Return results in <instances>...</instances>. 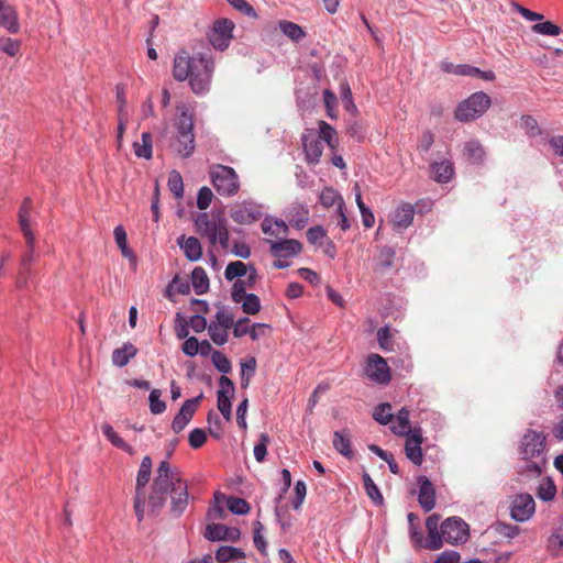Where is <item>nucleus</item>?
Returning <instances> with one entry per match:
<instances>
[{
    "label": "nucleus",
    "instance_id": "obj_17",
    "mask_svg": "<svg viewBox=\"0 0 563 563\" xmlns=\"http://www.w3.org/2000/svg\"><path fill=\"white\" fill-rule=\"evenodd\" d=\"M405 453L406 456L415 464L421 465L423 454L421 444L423 442L422 432L420 428H415L411 433L406 434Z\"/></svg>",
    "mask_w": 563,
    "mask_h": 563
},
{
    "label": "nucleus",
    "instance_id": "obj_7",
    "mask_svg": "<svg viewBox=\"0 0 563 563\" xmlns=\"http://www.w3.org/2000/svg\"><path fill=\"white\" fill-rule=\"evenodd\" d=\"M31 211H32V199L30 197L24 198L19 212V225L25 238L27 253L23 256L22 260V268L27 269L30 264L34 260V246H35V235L32 231V221H31Z\"/></svg>",
    "mask_w": 563,
    "mask_h": 563
},
{
    "label": "nucleus",
    "instance_id": "obj_63",
    "mask_svg": "<svg viewBox=\"0 0 563 563\" xmlns=\"http://www.w3.org/2000/svg\"><path fill=\"white\" fill-rule=\"evenodd\" d=\"M117 101L119 103L118 107V118H129L128 109H126V97L125 91L122 86H117Z\"/></svg>",
    "mask_w": 563,
    "mask_h": 563
},
{
    "label": "nucleus",
    "instance_id": "obj_13",
    "mask_svg": "<svg viewBox=\"0 0 563 563\" xmlns=\"http://www.w3.org/2000/svg\"><path fill=\"white\" fill-rule=\"evenodd\" d=\"M536 510V503L530 494H520L515 497L510 508V516L514 520L523 522L532 517Z\"/></svg>",
    "mask_w": 563,
    "mask_h": 563
},
{
    "label": "nucleus",
    "instance_id": "obj_36",
    "mask_svg": "<svg viewBox=\"0 0 563 563\" xmlns=\"http://www.w3.org/2000/svg\"><path fill=\"white\" fill-rule=\"evenodd\" d=\"M396 252L390 246H383L377 257L376 269L380 273L386 272L393 266Z\"/></svg>",
    "mask_w": 563,
    "mask_h": 563
},
{
    "label": "nucleus",
    "instance_id": "obj_25",
    "mask_svg": "<svg viewBox=\"0 0 563 563\" xmlns=\"http://www.w3.org/2000/svg\"><path fill=\"white\" fill-rule=\"evenodd\" d=\"M390 430L394 434L399 437H405L412 432L410 426V412L406 407H402L397 415L395 416V422L390 427Z\"/></svg>",
    "mask_w": 563,
    "mask_h": 563
},
{
    "label": "nucleus",
    "instance_id": "obj_28",
    "mask_svg": "<svg viewBox=\"0 0 563 563\" xmlns=\"http://www.w3.org/2000/svg\"><path fill=\"white\" fill-rule=\"evenodd\" d=\"M136 353L137 349L132 343H124L122 347L115 349L112 352V363L115 366L123 367L136 355Z\"/></svg>",
    "mask_w": 563,
    "mask_h": 563
},
{
    "label": "nucleus",
    "instance_id": "obj_19",
    "mask_svg": "<svg viewBox=\"0 0 563 563\" xmlns=\"http://www.w3.org/2000/svg\"><path fill=\"white\" fill-rule=\"evenodd\" d=\"M439 522L440 516L437 514H433L427 518L426 528L428 531V538L424 541L423 548L432 551L442 548V532L441 525H439Z\"/></svg>",
    "mask_w": 563,
    "mask_h": 563
},
{
    "label": "nucleus",
    "instance_id": "obj_64",
    "mask_svg": "<svg viewBox=\"0 0 563 563\" xmlns=\"http://www.w3.org/2000/svg\"><path fill=\"white\" fill-rule=\"evenodd\" d=\"M216 324L230 329L234 323L233 314L224 309L219 310L216 313Z\"/></svg>",
    "mask_w": 563,
    "mask_h": 563
},
{
    "label": "nucleus",
    "instance_id": "obj_8",
    "mask_svg": "<svg viewBox=\"0 0 563 563\" xmlns=\"http://www.w3.org/2000/svg\"><path fill=\"white\" fill-rule=\"evenodd\" d=\"M210 178L217 192L230 197L240 189L239 176L232 167L216 165L210 168Z\"/></svg>",
    "mask_w": 563,
    "mask_h": 563
},
{
    "label": "nucleus",
    "instance_id": "obj_43",
    "mask_svg": "<svg viewBox=\"0 0 563 563\" xmlns=\"http://www.w3.org/2000/svg\"><path fill=\"white\" fill-rule=\"evenodd\" d=\"M227 507L235 515H246L251 510V506L245 499L233 496L227 498Z\"/></svg>",
    "mask_w": 563,
    "mask_h": 563
},
{
    "label": "nucleus",
    "instance_id": "obj_3",
    "mask_svg": "<svg viewBox=\"0 0 563 563\" xmlns=\"http://www.w3.org/2000/svg\"><path fill=\"white\" fill-rule=\"evenodd\" d=\"M545 448V433L527 429L517 446L519 456L517 473L527 479L539 477L547 464Z\"/></svg>",
    "mask_w": 563,
    "mask_h": 563
},
{
    "label": "nucleus",
    "instance_id": "obj_40",
    "mask_svg": "<svg viewBox=\"0 0 563 563\" xmlns=\"http://www.w3.org/2000/svg\"><path fill=\"white\" fill-rule=\"evenodd\" d=\"M457 76L481 77L488 81H492L495 79L494 71L481 70L479 68L471 66V65H459Z\"/></svg>",
    "mask_w": 563,
    "mask_h": 563
},
{
    "label": "nucleus",
    "instance_id": "obj_23",
    "mask_svg": "<svg viewBox=\"0 0 563 563\" xmlns=\"http://www.w3.org/2000/svg\"><path fill=\"white\" fill-rule=\"evenodd\" d=\"M0 25L10 33H16L19 31L18 14L7 0H0Z\"/></svg>",
    "mask_w": 563,
    "mask_h": 563
},
{
    "label": "nucleus",
    "instance_id": "obj_18",
    "mask_svg": "<svg viewBox=\"0 0 563 563\" xmlns=\"http://www.w3.org/2000/svg\"><path fill=\"white\" fill-rule=\"evenodd\" d=\"M230 216L238 224H251L257 221L262 213L257 206L251 202L236 205L231 209Z\"/></svg>",
    "mask_w": 563,
    "mask_h": 563
},
{
    "label": "nucleus",
    "instance_id": "obj_16",
    "mask_svg": "<svg viewBox=\"0 0 563 563\" xmlns=\"http://www.w3.org/2000/svg\"><path fill=\"white\" fill-rule=\"evenodd\" d=\"M301 143L306 162L309 165H317L323 153L321 140L312 131H308L302 134Z\"/></svg>",
    "mask_w": 563,
    "mask_h": 563
},
{
    "label": "nucleus",
    "instance_id": "obj_1",
    "mask_svg": "<svg viewBox=\"0 0 563 563\" xmlns=\"http://www.w3.org/2000/svg\"><path fill=\"white\" fill-rule=\"evenodd\" d=\"M167 495L170 496V515L180 517L188 506V485L178 467L162 461L148 496V506L153 512H158L164 507Z\"/></svg>",
    "mask_w": 563,
    "mask_h": 563
},
{
    "label": "nucleus",
    "instance_id": "obj_6",
    "mask_svg": "<svg viewBox=\"0 0 563 563\" xmlns=\"http://www.w3.org/2000/svg\"><path fill=\"white\" fill-rule=\"evenodd\" d=\"M490 103L492 100L487 93L483 91L475 92L457 106L454 117L461 122L475 120L487 111Z\"/></svg>",
    "mask_w": 563,
    "mask_h": 563
},
{
    "label": "nucleus",
    "instance_id": "obj_49",
    "mask_svg": "<svg viewBox=\"0 0 563 563\" xmlns=\"http://www.w3.org/2000/svg\"><path fill=\"white\" fill-rule=\"evenodd\" d=\"M168 188L177 199L183 198L184 184H183L181 175L177 170H173L169 174Z\"/></svg>",
    "mask_w": 563,
    "mask_h": 563
},
{
    "label": "nucleus",
    "instance_id": "obj_12",
    "mask_svg": "<svg viewBox=\"0 0 563 563\" xmlns=\"http://www.w3.org/2000/svg\"><path fill=\"white\" fill-rule=\"evenodd\" d=\"M219 385L217 406L223 418L230 421L232 418L231 397L235 391L234 384L229 377L222 375L219 379Z\"/></svg>",
    "mask_w": 563,
    "mask_h": 563
},
{
    "label": "nucleus",
    "instance_id": "obj_29",
    "mask_svg": "<svg viewBox=\"0 0 563 563\" xmlns=\"http://www.w3.org/2000/svg\"><path fill=\"white\" fill-rule=\"evenodd\" d=\"M431 170L434 180L442 184L448 183L454 174L453 165L448 161L434 163L431 166Z\"/></svg>",
    "mask_w": 563,
    "mask_h": 563
},
{
    "label": "nucleus",
    "instance_id": "obj_54",
    "mask_svg": "<svg viewBox=\"0 0 563 563\" xmlns=\"http://www.w3.org/2000/svg\"><path fill=\"white\" fill-rule=\"evenodd\" d=\"M532 31L542 34V35H551L556 36L561 33L560 26L555 25L550 21H545L542 23H537L532 26Z\"/></svg>",
    "mask_w": 563,
    "mask_h": 563
},
{
    "label": "nucleus",
    "instance_id": "obj_48",
    "mask_svg": "<svg viewBox=\"0 0 563 563\" xmlns=\"http://www.w3.org/2000/svg\"><path fill=\"white\" fill-rule=\"evenodd\" d=\"M363 483H364V488H365L366 494L368 495V497L375 504H382L383 503V496H382L378 487L376 486V484L374 483V481L372 479V477L367 473L363 474Z\"/></svg>",
    "mask_w": 563,
    "mask_h": 563
},
{
    "label": "nucleus",
    "instance_id": "obj_21",
    "mask_svg": "<svg viewBox=\"0 0 563 563\" xmlns=\"http://www.w3.org/2000/svg\"><path fill=\"white\" fill-rule=\"evenodd\" d=\"M419 483V495L418 501L420 506L426 510L430 511L435 506V490L432 483L426 477L420 476L418 478Z\"/></svg>",
    "mask_w": 563,
    "mask_h": 563
},
{
    "label": "nucleus",
    "instance_id": "obj_50",
    "mask_svg": "<svg viewBox=\"0 0 563 563\" xmlns=\"http://www.w3.org/2000/svg\"><path fill=\"white\" fill-rule=\"evenodd\" d=\"M521 128L531 137L539 136L542 133L537 120L532 115L527 114L521 117Z\"/></svg>",
    "mask_w": 563,
    "mask_h": 563
},
{
    "label": "nucleus",
    "instance_id": "obj_34",
    "mask_svg": "<svg viewBox=\"0 0 563 563\" xmlns=\"http://www.w3.org/2000/svg\"><path fill=\"white\" fill-rule=\"evenodd\" d=\"M354 190H355V201H356V205H357L361 216H362L363 225L365 228H372L374 225L375 218H374V214L371 211V209L367 208L365 206V203L363 202L358 184H355Z\"/></svg>",
    "mask_w": 563,
    "mask_h": 563
},
{
    "label": "nucleus",
    "instance_id": "obj_61",
    "mask_svg": "<svg viewBox=\"0 0 563 563\" xmlns=\"http://www.w3.org/2000/svg\"><path fill=\"white\" fill-rule=\"evenodd\" d=\"M263 525L261 521L254 522V545L262 553L266 554L267 543L262 536Z\"/></svg>",
    "mask_w": 563,
    "mask_h": 563
},
{
    "label": "nucleus",
    "instance_id": "obj_27",
    "mask_svg": "<svg viewBox=\"0 0 563 563\" xmlns=\"http://www.w3.org/2000/svg\"><path fill=\"white\" fill-rule=\"evenodd\" d=\"M152 474V459L144 456L142 459L135 485V494H145L144 488L148 484Z\"/></svg>",
    "mask_w": 563,
    "mask_h": 563
},
{
    "label": "nucleus",
    "instance_id": "obj_9",
    "mask_svg": "<svg viewBox=\"0 0 563 563\" xmlns=\"http://www.w3.org/2000/svg\"><path fill=\"white\" fill-rule=\"evenodd\" d=\"M442 543H464L468 538V526L461 518L450 517L441 523Z\"/></svg>",
    "mask_w": 563,
    "mask_h": 563
},
{
    "label": "nucleus",
    "instance_id": "obj_32",
    "mask_svg": "<svg viewBox=\"0 0 563 563\" xmlns=\"http://www.w3.org/2000/svg\"><path fill=\"white\" fill-rule=\"evenodd\" d=\"M191 283L197 295H202L209 289V278L202 267H195L191 272Z\"/></svg>",
    "mask_w": 563,
    "mask_h": 563
},
{
    "label": "nucleus",
    "instance_id": "obj_26",
    "mask_svg": "<svg viewBox=\"0 0 563 563\" xmlns=\"http://www.w3.org/2000/svg\"><path fill=\"white\" fill-rule=\"evenodd\" d=\"M332 444L333 448L342 455L349 459L353 456L351 434L349 430L334 431Z\"/></svg>",
    "mask_w": 563,
    "mask_h": 563
},
{
    "label": "nucleus",
    "instance_id": "obj_37",
    "mask_svg": "<svg viewBox=\"0 0 563 563\" xmlns=\"http://www.w3.org/2000/svg\"><path fill=\"white\" fill-rule=\"evenodd\" d=\"M373 419L379 424L386 426L394 420L393 408L389 402L379 404L374 408Z\"/></svg>",
    "mask_w": 563,
    "mask_h": 563
},
{
    "label": "nucleus",
    "instance_id": "obj_38",
    "mask_svg": "<svg viewBox=\"0 0 563 563\" xmlns=\"http://www.w3.org/2000/svg\"><path fill=\"white\" fill-rule=\"evenodd\" d=\"M250 273V265L241 261L231 262L227 265L224 271V277L228 280L243 277Z\"/></svg>",
    "mask_w": 563,
    "mask_h": 563
},
{
    "label": "nucleus",
    "instance_id": "obj_57",
    "mask_svg": "<svg viewBox=\"0 0 563 563\" xmlns=\"http://www.w3.org/2000/svg\"><path fill=\"white\" fill-rule=\"evenodd\" d=\"M225 499L224 494L222 493H216L214 494V501L216 505L211 507L208 511V517L212 519H223L225 517V511L221 507V503Z\"/></svg>",
    "mask_w": 563,
    "mask_h": 563
},
{
    "label": "nucleus",
    "instance_id": "obj_33",
    "mask_svg": "<svg viewBox=\"0 0 563 563\" xmlns=\"http://www.w3.org/2000/svg\"><path fill=\"white\" fill-rule=\"evenodd\" d=\"M102 433L104 437L118 449H121L129 454H133L134 451L131 445H129L114 430L109 423H103L101 426Z\"/></svg>",
    "mask_w": 563,
    "mask_h": 563
},
{
    "label": "nucleus",
    "instance_id": "obj_58",
    "mask_svg": "<svg viewBox=\"0 0 563 563\" xmlns=\"http://www.w3.org/2000/svg\"><path fill=\"white\" fill-rule=\"evenodd\" d=\"M188 441L192 449H199L206 443L207 433L205 430L196 428L190 431Z\"/></svg>",
    "mask_w": 563,
    "mask_h": 563
},
{
    "label": "nucleus",
    "instance_id": "obj_51",
    "mask_svg": "<svg viewBox=\"0 0 563 563\" xmlns=\"http://www.w3.org/2000/svg\"><path fill=\"white\" fill-rule=\"evenodd\" d=\"M161 390L159 389H153L150 393V410L154 415H161L166 410V404L165 401L161 400Z\"/></svg>",
    "mask_w": 563,
    "mask_h": 563
},
{
    "label": "nucleus",
    "instance_id": "obj_42",
    "mask_svg": "<svg viewBox=\"0 0 563 563\" xmlns=\"http://www.w3.org/2000/svg\"><path fill=\"white\" fill-rule=\"evenodd\" d=\"M340 200H343L342 197L332 187H325L319 196V201L324 208H330L334 205L339 207Z\"/></svg>",
    "mask_w": 563,
    "mask_h": 563
},
{
    "label": "nucleus",
    "instance_id": "obj_52",
    "mask_svg": "<svg viewBox=\"0 0 563 563\" xmlns=\"http://www.w3.org/2000/svg\"><path fill=\"white\" fill-rule=\"evenodd\" d=\"M548 551L553 556H560L563 554V534L554 532L548 540Z\"/></svg>",
    "mask_w": 563,
    "mask_h": 563
},
{
    "label": "nucleus",
    "instance_id": "obj_59",
    "mask_svg": "<svg viewBox=\"0 0 563 563\" xmlns=\"http://www.w3.org/2000/svg\"><path fill=\"white\" fill-rule=\"evenodd\" d=\"M377 341H378V344L382 350H384V351L393 350L391 332L388 327L380 328L377 331Z\"/></svg>",
    "mask_w": 563,
    "mask_h": 563
},
{
    "label": "nucleus",
    "instance_id": "obj_53",
    "mask_svg": "<svg viewBox=\"0 0 563 563\" xmlns=\"http://www.w3.org/2000/svg\"><path fill=\"white\" fill-rule=\"evenodd\" d=\"M212 363L216 368L223 374L231 372L232 367L230 360L220 351H214L212 353Z\"/></svg>",
    "mask_w": 563,
    "mask_h": 563
},
{
    "label": "nucleus",
    "instance_id": "obj_14",
    "mask_svg": "<svg viewBox=\"0 0 563 563\" xmlns=\"http://www.w3.org/2000/svg\"><path fill=\"white\" fill-rule=\"evenodd\" d=\"M231 298L235 303H242V310L246 314H256L261 310L258 296L244 291L241 283L233 284Z\"/></svg>",
    "mask_w": 563,
    "mask_h": 563
},
{
    "label": "nucleus",
    "instance_id": "obj_47",
    "mask_svg": "<svg viewBox=\"0 0 563 563\" xmlns=\"http://www.w3.org/2000/svg\"><path fill=\"white\" fill-rule=\"evenodd\" d=\"M282 32L292 41H299L305 36L302 29L290 21H282L279 23Z\"/></svg>",
    "mask_w": 563,
    "mask_h": 563
},
{
    "label": "nucleus",
    "instance_id": "obj_22",
    "mask_svg": "<svg viewBox=\"0 0 563 563\" xmlns=\"http://www.w3.org/2000/svg\"><path fill=\"white\" fill-rule=\"evenodd\" d=\"M177 244L184 251L186 258L190 262H197L202 256V246L199 240L195 236L186 238L180 235L177 239Z\"/></svg>",
    "mask_w": 563,
    "mask_h": 563
},
{
    "label": "nucleus",
    "instance_id": "obj_41",
    "mask_svg": "<svg viewBox=\"0 0 563 563\" xmlns=\"http://www.w3.org/2000/svg\"><path fill=\"white\" fill-rule=\"evenodd\" d=\"M241 558H244L243 551L233 547H220L216 553V560L220 563H228Z\"/></svg>",
    "mask_w": 563,
    "mask_h": 563
},
{
    "label": "nucleus",
    "instance_id": "obj_35",
    "mask_svg": "<svg viewBox=\"0 0 563 563\" xmlns=\"http://www.w3.org/2000/svg\"><path fill=\"white\" fill-rule=\"evenodd\" d=\"M319 139L324 141L332 150L336 148L339 141L336 139V131L325 121H319Z\"/></svg>",
    "mask_w": 563,
    "mask_h": 563
},
{
    "label": "nucleus",
    "instance_id": "obj_5",
    "mask_svg": "<svg viewBox=\"0 0 563 563\" xmlns=\"http://www.w3.org/2000/svg\"><path fill=\"white\" fill-rule=\"evenodd\" d=\"M179 117L176 122L177 135L175 142L172 144L174 152L183 157L188 158L195 151V134H194V114L185 104L178 106Z\"/></svg>",
    "mask_w": 563,
    "mask_h": 563
},
{
    "label": "nucleus",
    "instance_id": "obj_30",
    "mask_svg": "<svg viewBox=\"0 0 563 563\" xmlns=\"http://www.w3.org/2000/svg\"><path fill=\"white\" fill-rule=\"evenodd\" d=\"M134 154L137 157L150 159L152 157L153 140L150 132H143L141 142H134Z\"/></svg>",
    "mask_w": 563,
    "mask_h": 563
},
{
    "label": "nucleus",
    "instance_id": "obj_15",
    "mask_svg": "<svg viewBox=\"0 0 563 563\" xmlns=\"http://www.w3.org/2000/svg\"><path fill=\"white\" fill-rule=\"evenodd\" d=\"M203 398V394H200L199 396L187 399L181 408L179 409L178 413L175 416L172 422V429L174 432L179 433L185 429V427L190 422L192 419L199 402Z\"/></svg>",
    "mask_w": 563,
    "mask_h": 563
},
{
    "label": "nucleus",
    "instance_id": "obj_45",
    "mask_svg": "<svg viewBox=\"0 0 563 563\" xmlns=\"http://www.w3.org/2000/svg\"><path fill=\"white\" fill-rule=\"evenodd\" d=\"M556 486L551 478L544 479L538 487L537 496L544 501H550L555 497Z\"/></svg>",
    "mask_w": 563,
    "mask_h": 563
},
{
    "label": "nucleus",
    "instance_id": "obj_55",
    "mask_svg": "<svg viewBox=\"0 0 563 563\" xmlns=\"http://www.w3.org/2000/svg\"><path fill=\"white\" fill-rule=\"evenodd\" d=\"M269 442V437L267 433L260 434V441L254 446V457L257 462H263L267 454V444Z\"/></svg>",
    "mask_w": 563,
    "mask_h": 563
},
{
    "label": "nucleus",
    "instance_id": "obj_10",
    "mask_svg": "<svg viewBox=\"0 0 563 563\" xmlns=\"http://www.w3.org/2000/svg\"><path fill=\"white\" fill-rule=\"evenodd\" d=\"M233 29L234 23L231 20L219 19L214 21L211 32L209 33L211 45L219 51L228 48L232 40Z\"/></svg>",
    "mask_w": 563,
    "mask_h": 563
},
{
    "label": "nucleus",
    "instance_id": "obj_62",
    "mask_svg": "<svg viewBox=\"0 0 563 563\" xmlns=\"http://www.w3.org/2000/svg\"><path fill=\"white\" fill-rule=\"evenodd\" d=\"M323 101H324V106L328 111V115L331 119H335L336 118V113H335L336 97H335V95L331 90L325 89L323 91Z\"/></svg>",
    "mask_w": 563,
    "mask_h": 563
},
{
    "label": "nucleus",
    "instance_id": "obj_31",
    "mask_svg": "<svg viewBox=\"0 0 563 563\" xmlns=\"http://www.w3.org/2000/svg\"><path fill=\"white\" fill-rule=\"evenodd\" d=\"M262 231L264 234L272 236L287 235L288 225L282 220L264 219L262 222Z\"/></svg>",
    "mask_w": 563,
    "mask_h": 563
},
{
    "label": "nucleus",
    "instance_id": "obj_20",
    "mask_svg": "<svg viewBox=\"0 0 563 563\" xmlns=\"http://www.w3.org/2000/svg\"><path fill=\"white\" fill-rule=\"evenodd\" d=\"M269 252L274 257L294 256L301 252L302 244L298 240L268 241Z\"/></svg>",
    "mask_w": 563,
    "mask_h": 563
},
{
    "label": "nucleus",
    "instance_id": "obj_24",
    "mask_svg": "<svg viewBox=\"0 0 563 563\" xmlns=\"http://www.w3.org/2000/svg\"><path fill=\"white\" fill-rule=\"evenodd\" d=\"M415 210L410 203H402L395 210L391 221L395 229H407L413 221Z\"/></svg>",
    "mask_w": 563,
    "mask_h": 563
},
{
    "label": "nucleus",
    "instance_id": "obj_44",
    "mask_svg": "<svg viewBox=\"0 0 563 563\" xmlns=\"http://www.w3.org/2000/svg\"><path fill=\"white\" fill-rule=\"evenodd\" d=\"M228 527L222 523H210L206 527L205 538L209 541H222L225 539Z\"/></svg>",
    "mask_w": 563,
    "mask_h": 563
},
{
    "label": "nucleus",
    "instance_id": "obj_39",
    "mask_svg": "<svg viewBox=\"0 0 563 563\" xmlns=\"http://www.w3.org/2000/svg\"><path fill=\"white\" fill-rule=\"evenodd\" d=\"M464 152L467 158L475 164H479L484 161L485 151L478 141H470L465 143Z\"/></svg>",
    "mask_w": 563,
    "mask_h": 563
},
{
    "label": "nucleus",
    "instance_id": "obj_2",
    "mask_svg": "<svg viewBox=\"0 0 563 563\" xmlns=\"http://www.w3.org/2000/svg\"><path fill=\"white\" fill-rule=\"evenodd\" d=\"M213 70V58L206 53L190 56L187 51L181 49L174 58V78L178 81L188 79L190 88L196 95L205 93L209 90Z\"/></svg>",
    "mask_w": 563,
    "mask_h": 563
},
{
    "label": "nucleus",
    "instance_id": "obj_56",
    "mask_svg": "<svg viewBox=\"0 0 563 563\" xmlns=\"http://www.w3.org/2000/svg\"><path fill=\"white\" fill-rule=\"evenodd\" d=\"M114 240L119 249L121 250L124 256L130 254V250L128 249V239L126 232L122 225H118L113 231Z\"/></svg>",
    "mask_w": 563,
    "mask_h": 563
},
{
    "label": "nucleus",
    "instance_id": "obj_4",
    "mask_svg": "<svg viewBox=\"0 0 563 563\" xmlns=\"http://www.w3.org/2000/svg\"><path fill=\"white\" fill-rule=\"evenodd\" d=\"M198 234L207 238L211 245L219 243L222 249L229 247L230 234L228 222L221 212H202L195 220Z\"/></svg>",
    "mask_w": 563,
    "mask_h": 563
},
{
    "label": "nucleus",
    "instance_id": "obj_46",
    "mask_svg": "<svg viewBox=\"0 0 563 563\" xmlns=\"http://www.w3.org/2000/svg\"><path fill=\"white\" fill-rule=\"evenodd\" d=\"M208 333L217 345H223L228 341V329L211 322L208 325Z\"/></svg>",
    "mask_w": 563,
    "mask_h": 563
},
{
    "label": "nucleus",
    "instance_id": "obj_11",
    "mask_svg": "<svg viewBox=\"0 0 563 563\" xmlns=\"http://www.w3.org/2000/svg\"><path fill=\"white\" fill-rule=\"evenodd\" d=\"M365 374L377 384H388L391 379L387 362L379 354H369L367 357Z\"/></svg>",
    "mask_w": 563,
    "mask_h": 563
},
{
    "label": "nucleus",
    "instance_id": "obj_60",
    "mask_svg": "<svg viewBox=\"0 0 563 563\" xmlns=\"http://www.w3.org/2000/svg\"><path fill=\"white\" fill-rule=\"evenodd\" d=\"M213 198V194L209 187H201L198 191L197 196V207L200 210H206L209 208Z\"/></svg>",
    "mask_w": 563,
    "mask_h": 563
}]
</instances>
